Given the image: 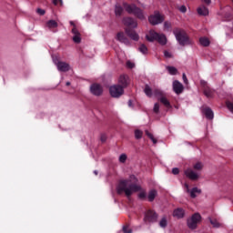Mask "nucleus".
<instances>
[{
	"label": "nucleus",
	"mask_w": 233,
	"mask_h": 233,
	"mask_svg": "<svg viewBox=\"0 0 233 233\" xmlns=\"http://www.w3.org/2000/svg\"><path fill=\"white\" fill-rule=\"evenodd\" d=\"M204 94L206 97H212V96H214V90L210 89L208 86H206L204 88Z\"/></svg>",
	"instance_id": "nucleus-27"
},
{
	"label": "nucleus",
	"mask_w": 233,
	"mask_h": 233,
	"mask_svg": "<svg viewBox=\"0 0 233 233\" xmlns=\"http://www.w3.org/2000/svg\"><path fill=\"white\" fill-rule=\"evenodd\" d=\"M119 85H122V88H127L128 86V76L122 75L118 78Z\"/></svg>",
	"instance_id": "nucleus-19"
},
{
	"label": "nucleus",
	"mask_w": 233,
	"mask_h": 233,
	"mask_svg": "<svg viewBox=\"0 0 233 233\" xmlns=\"http://www.w3.org/2000/svg\"><path fill=\"white\" fill-rule=\"evenodd\" d=\"M53 63L56 65L58 72H68L70 70V64L59 61L57 57H53Z\"/></svg>",
	"instance_id": "nucleus-7"
},
{
	"label": "nucleus",
	"mask_w": 233,
	"mask_h": 233,
	"mask_svg": "<svg viewBox=\"0 0 233 233\" xmlns=\"http://www.w3.org/2000/svg\"><path fill=\"white\" fill-rule=\"evenodd\" d=\"M209 221L213 227H215L216 228H219L220 224L219 222H218V220L209 218Z\"/></svg>",
	"instance_id": "nucleus-34"
},
{
	"label": "nucleus",
	"mask_w": 233,
	"mask_h": 233,
	"mask_svg": "<svg viewBox=\"0 0 233 233\" xmlns=\"http://www.w3.org/2000/svg\"><path fill=\"white\" fill-rule=\"evenodd\" d=\"M125 161H127V155L126 154H122L119 157V162L120 163H125Z\"/></svg>",
	"instance_id": "nucleus-36"
},
{
	"label": "nucleus",
	"mask_w": 233,
	"mask_h": 233,
	"mask_svg": "<svg viewBox=\"0 0 233 233\" xmlns=\"http://www.w3.org/2000/svg\"><path fill=\"white\" fill-rule=\"evenodd\" d=\"M164 56L165 57H167V59H170V57H172V53L168 52V51H164Z\"/></svg>",
	"instance_id": "nucleus-42"
},
{
	"label": "nucleus",
	"mask_w": 233,
	"mask_h": 233,
	"mask_svg": "<svg viewBox=\"0 0 233 233\" xmlns=\"http://www.w3.org/2000/svg\"><path fill=\"white\" fill-rule=\"evenodd\" d=\"M201 85H207V82L201 81Z\"/></svg>",
	"instance_id": "nucleus-52"
},
{
	"label": "nucleus",
	"mask_w": 233,
	"mask_h": 233,
	"mask_svg": "<svg viewBox=\"0 0 233 233\" xmlns=\"http://www.w3.org/2000/svg\"><path fill=\"white\" fill-rule=\"evenodd\" d=\"M36 13H37L39 15H45L46 11H45V9L38 8V9L36 10Z\"/></svg>",
	"instance_id": "nucleus-41"
},
{
	"label": "nucleus",
	"mask_w": 233,
	"mask_h": 233,
	"mask_svg": "<svg viewBox=\"0 0 233 233\" xmlns=\"http://www.w3.org/2000/svg\"><path fill=\"white\" fill-rule=\"evenodd\" d=\"M167 70L168 71V73L171 76H176V74H177V68L174 67V66H167Z\"/></svg>",
	"instance_id": "nucleus-31"
},
{
	"label": "nucleus",
	"mask_w": 233,
	"mask_h": 233,
	"mask_svg": "<svg viewBox=\"0 0 233 233\" xmlns=\"http://www.w3.org/2000/svg\"><path fill=\"white\" fill-rule=\"evenodd\" d=\"M172 174H174L175 176H177V174H179V168L174 167L172 169Z\"/></svg>",
	"instance_id": "nucleus-44"
},
{
	"label": "nucleus",
	"mask_w": 233,
	"mask_h": 233,
	"mask_svg": "<svg viewBox=\"0 0 233 233\" xmlns=\"http://www.w3.org/2000/svg\"><path fill=\"white\" fill-rule=\"evenodd\" d=\"M94 174H95L96 176H97V170H95V171H94Z\"/></svg>",
	"instance_id": "nucleus-54"
},
{
	"label": "nucleus",
	"mask_w": 233,
	"mask_h": 233,
	"mask_svg": "<svg viewBox=\"0 0 233 233\" xmlns=\"http://www.w3.org/2000/svg\"><path fill=\"white\" fill-rule=\"evenodd\" d=\"M199 43L202 46H209L210 40H208V38H207L206 36H203L199 38Z\"/></svg>",
	"instance_id": "nucleus-26"
},
{
	"label": "nucleus",
	"mask_w": 233,
	"mask_h": 233,
	"mask_svg": "<svg viewBox=\"0 0 233 233\" xmlns=\"http://www.w3.org/2000/svg\"><path fill=\"white\" fill-rule=\"evenodd\" d=\"M185 188H186V192H187V194H189L190 198H198V196H199V194H201V189L198 188V187H193L192 189H190V187H188V185L186 183L184 185Z\"/></svg>",
	"instance_id": "nucleus-13"
},
{
	"label": "nucleus",
	"mask_w": 233,
	"mask_h": 233,
	"mask_svg": "<svg viewBox=\"0 0 233 233\" xmlns=\"http://www.w3.org/2000/svg\"><path fill=\"white\" fill-rule=\"evenodd\" d=\"M146 39L151 43L157 41L159 45H167V36L164 34H158L154 30L149 31L148 35H146Z\"/></svg>",
	"instance_id": "nucleus-3"
},
{
	"label": "nucleus",
	"mask_w": 233,
	"mask_h": 233,
	"mask_svg": "<svg viewBox=\"0 0 233 233\" xmlns=\"http://www.w3.org/2000/svg\"><path fill=\"white\" fill-rule=\"evenodd\" d=\"M135 137L136 139H141V137H143V131L137 129L135 131Z\"/></svg>",
	"instance_id": "nucleus-33"
},
{
	"label": "nucleus",
	"mask_w": 233,
	"mask_h": 233,
	"mask_svg": "<svg viewBox=\"0 0 233 233\" xmlns=\"http://www.w3.org/2000/svg\"><path fill=\"white\" fill-rule=\"evenodd\" d=\"M66 86H70V82L66 83Z\"/></svg>",
	"instance_id": "nucleus-53"
},
{
	"label": "nucleus",
	"mask_w": 233,
	"mask_h": 233,
	"mask_svg": "<svg viewBox=\"0 0 233 233\" xmlns=\"http://www.w3.org/2000/svg\"><path fill=\"white\" fill-rule=\"evenodd\" d=\"M160 103H162V105L166 107V108H172V106L170 105V102L168 101V99H167L165 97V96H163L162 97L159 98Z\"/></svg>",
	"instance_id": "nucleus-22"
},
{
	"label": "nucleus",
	"mask_w": 233,
	"mask_h": 233,
	"mask_svg": "<svg viewBox=\"0 0 233 233\" xmlns=\"http://www.w3.org/2000/svg\"><path fill=\"white\" fill-rule=\"evenodd\" d=\"M101 141H102V143H105V141H106V135L101 136Z\"/></svg>",
	"instance_id": "nucleus-48"
},
{
	"label": "nucleus",
	"mask_w": 233,
	"mask_h": 233,
	"mask_svg": "<svg viewBox=\"0 0 233 233\" xmlns=\"http://www.w3.org/2000/svg\"><path fill=\"white\" fill-rule=\"evenodd\" d=\"M173 34L177 41V43L181 46H188V45H194V41H192L188 35H187V32L181 29H175L173 31Z\"/></svg>",
	"instance_id": "nucleus-2"
},
{
	"label": "nucleus",
	"mask_w": 233,
	"mask_h": 233,
	"mask_svg": "<svg viewBox=\"0 0 233 233\" xmlns=\"http://www.w3.org/2000/svg\"><path fill=\"white\" fill-rule=\"evenodd\" d=\"M153 110H154V112H155L156 114H158V113H159V104L156 103V104L154 105Z\"/></svg>",
	"instance_id": "nucleus-40"
},
{
	"label": "nucleus",
	"mask_w": 233,
	"mask_h": 233,
	"mask_svg": "<svg viewBox=\"0 0 233 233\" xmlns=\"http://www.w3.org/2000/svg\"><path fill=\"white\" fill-rule=\"evenodd\" d=\"M168 225V220H167V218H162L159 221V227L161 228H167V226Z\"/></svg>",
	"instance_id": "nucleus-28"
},
{
	"label": "nucleus",
	"mask_w": 233,
	"mask_h": 233,
	"mask_svg": "<svg viewBox=\"0 0 233 233\" xmlns=\"http://www.w3.org/2000/svg\"><path fill=\"white\" fill-rule=\"evenodd\" d=\"M201 223V215L199 213H195L191 218H187V224L188 228L191 230H196L198 225Z\"/></svg>",
	"instance_id": "nucleus-5"
},
{
	"label": "nucleus",
	"mask_w": 233,
	"mask_h": 233,
	"mask_svg": "<svg viewBox=\"0 0 233 233\" xmlns=\"http://www.w3.org/2000/svg\"><path fill=\"white\" fill-rule=\"evenodd\" d=\"M90 92L93 96H101L103 94V86L99 84H92L90 86Z\"/></svg>",
	"instance_id": "nucleus-14"
},
{
	"label": "nucleus",
	"mask_w": 233,
	"mask_h": 233,
	"mask_svg": "<svg viewBox=\"0 0 233 233\" xmlns=\"http://www.w3.org/2000/svg\"><path fill=\"white\" fill-rule=\"evenodd\" d=\"M173 216L177 219H182V218H185V210L183 208H177L174 210Z\"/></svg>",
	"instance_id": "nucleus-20"
},
{
	"label": "nucleus",
	"mask_w": 233,
	"mask_h": 233,
	"mask_svg": "<svg viewBox=\"0 0 233 233\" xmlns=\"http://www.w3.org/2000/svg\"><path fill=\"white\" fill-rule=\"evenodd\" d=\"M148 21L150 25L155 26L156 25H161L165 21V16L159 11H155L153 15L148 16Z\"/></svg>",
	"instance_id": "nucleus-6"
},
{
	"label": "nucleus",
	"mask_w": 233,
	"mask_h": 233,
	"mask_svg": "<svg viewBox=\"0 0 233 233\" xmlns=\"http://www.w3.org/2000/svg\"><path fill=\"white\" fill-rule=\"evenodd\" d=\"M179 10H180V12H182V14H185V13L187 12V6L181 5V6L179 7Z\"/></svg>",
	"instance_id": "nucleus-46"
},
{
	"label": "nucleus",
	"mask_w": 233,
	"mask_h": 233,
	"mask_svg": "<svg viewBox=\"0 0 233 233\" xmlns=\"http://www.w3.org/2000/svg\"><path fill=\"white\" fill-rule=\"evenodd\" d=\"M205 167V164H203V162H196L193 165V168L194 170H197V172H201V170H203V167Z\"/></svg>",
	"instance_id": "nucleus-23"
},
{
	"label": "nucleus",
	"mask_w": 233,
	"mask_h": 233,
	"mask_svg": "<svg viewBox=\"0 0 233 233\" xmlns=\"http://www.w3.org/2000/svg\"><path fill=\"white\" fill-rule=\"evenodd\" d=\"M125 32H126L127 35H128V37H130V39H133V41H139V35H137V33H136V31H133L127 27L125 29Z\"/></svg>",
	"instance_id": "nucleus-17"
},
{
	"label": "nucleus",
	"mask_w": 233,
	"mask_h": 233,
	"mask_svg": "<svg viewBox=\"0 0 233 233\" xmlns=\"http://www.w3.org/2000/svg\"><path fill=\"white\" fill-rule=\"evenodd\" d=\"M139 190H141V186L137 185V178L134 176H131L130 179L120 181L116 187L117 194L124 192L127 198H130L133 192H139Z\"/></svg>",
	"instance_id": "nucleus-1"
},
{
	"label": "nucleus",
	"mask_w": 233,
	"mask_h": 233,
	"mask_svg": "<svg viewBox=\"0 0 233 233\" xmlns=\"http://www.w3.org/2000/svg\"><path fill=\"white\" fill-rule=\"evenodd\" d=\"M183 90H185V87L183 86V84L181 82L175 80L173 81V91L175 94L179 96V94H183Z\"/></svg>",
	"instance_id": "nucleus-15"
},
{
	"label": "nucleus",
	"mask_w": 233,
	"mask_h": 233,
	"mask_svg": "<svg viewBox=\"0 0 233 233\" xmlns=\"http://www.w3.org/2000/svg\"><path fill=\"white\" fill-rule=\"evenodd\" d=\"M140 199H145V198H147V193L145 192H140L138 195Z\"/></svg>",
	"instance_id": "nucleus-45"
},
{
	"label": "nucleus",
	"mask_w": 233,
	"mask_h": 233,
	"mask_svg": "<svg viewBox=\"0 0 233 233\" xmlns=\"http://www.w3.org/2000/svg\"><path fill=\"white\" fill-rule=\"evenodd\" d=\"M182 79H183L185 85H188V79L187 78V75L185 73H183V75H182Z\"/></svg>",
	"instance_id": "nucleus-43"
},
{
	"label": "nucleus",
	"mask_w": 233,
	"mask_h": 233,
	"mask_svg": "<svg viewBox=\"0 0 233 233\" xmlns=\"http://www.w3.org/2000/svg\"><path fill=\"white\" fill-rule=\"evenodd\" d=\"M123 232L124 233H132V229L128 226H124Z\"/></svg>",
	"instance_id": "nucleus-38"
},
{
	"label": "nucleus",
	"mask_w": 233,
	"mask_h": 233,
	"mask_svg": "<svg viewBox=\"0 0 233 233\" xmlns=\"http://www.w3.org/2000/svg\"><path fill=\"white\" fill-rule=\"evenodd\" d=\"M207 5H210V0H204Z\"/></svg>",
	"instance_id": "nucleus-50"
},
{
	"label": "nucleus",
	"mask_w": 233,
	"mask_h": 233,
	"mask_svg": "<svg viewBox=\"0 0 233 233\" xmlns=\"http://www.w3.org/2000/svg\"><path fill=\"white\" fill-rule=\"evenodd\" d=\"M138 50L139 52H141V54H148V48H147V46H145L144 44L140 45Z\"/></svg>",
	"instance_id": "nucleus-32"
},
{
	"label": "nucleus",
	"mask_w": 233,
	"mask_h": 233,
	"mask_svg": "<svg viewBox=\"0 0 233 233\" xmlns=\"http://www.w3.org/2000/svg\"><path fill=\"white\" fill-rule=\"evenodd\" d=\"M198 14L199 15H208V9L205 6H200L198 8Z\"/></svg>",
	"instance_id": "nucleus-24"
},
{
	"label": "nucleus",
	"mask_w": 233,
	"mask_h": 233,
	"mask_svg": "<svg viewBox=\"0 0 233 233\" xmlns=\"http://www.w3.org/2000/svg\"><path fill=\"white\" fill-rule=\"evenodd\" d=\"M146 134H147V136H148V137L151 139V141L154 143V145H156V143H157V140H156V138H154V135H152L148 131H146Z\"/></svg>",
	"instance_id": "nucleus-35"
},
{
	"label": "nucleus",
	"mask_w": 233,
	"mask_h": 233,
	"mask_svg": "<svg viewBox=\"0 0 233 233\" xmlns=\"http://www.w3.org/2000/svg\"><path fill=\"white\" fill-rule=\"evenodd\" d=\"M144 92L146 94V96H147V97H152V94L156 96V97H163V91H161V89H154L152 92V88H150L149 85H146Z\"/></svg>",
	"instance_id": "nucleus-8"
},
{
	"label": "nucleus",
	"mask_w": 233,
	"mask_h": 233,
	"mask_svg": "<svg viewBox=\"0 0 233 233\" xmlns=\"http://www.w3.org/2000/svg\"><path fill=\"white\" fill-rule=\"evenodd\" d=\"M164 27L165 28H169L170 27V23L169 22H165L164 23Z\"/></svg>",
	"instance_id": "nucleus-49"
},
{
	"label": "nucleus",
	"mask_w": 233,
	"mask_h": 233,
	"mask_svg": "<svg viewBox=\"0 0 233 233\" xmlns=\"http://www.w3.org/2000/svg\"><path fill=\"white\" fill-rule=\"evenodd\" d=\"M116 39L120 43H124V45H130V41L128 40V38H127L125 33L123 32H120L116 35Z\"/></svg>",
	"instance_id": "nucleus-18"
},
{
	"label": "nucleus",
	"mask_w": 233,
	"mask_h": 233,
	"mask_svg": "<svg viewBox=\"0 0 233 233\" xmlns=\"http://www.w3.org/2000/svg\"><path fill=\"white\" fill-rule=\"evenodd\" d=\"M128 106H132V100L128 101Z\"/></svg>",
	"instance_id": "nucleus-51"
},
{
	"label": "nucleus",
	"mask_w": 233,
	"mask_h": 233,
	"mask_svg": "<svg viewBox=\"0 0 233 233\" xmlns=\"http://www.w3.org/2000/svg\"><path fill=\"white\" fill-rule=\"evenodd\" d=\"M123 25L125 26H129L130 28H137V21L132 17H126L123 19Z\"/></svg>",
	"instance_id": "nucleus-16"
},
{
	"label": "nucleus",
	"mask_w": 233,
	"mask_h": 233,
	"mask_svg": "<svg viewBox=\"0 0 233 233\" xmlns=\"http://www.w3.org/2000/svg\"><path fill=\"white\" fill-rule=\"evenodd\" d=\"M69 23L71 26H73L72 34L74 35L73 36L74 43H81V34L77 30V27H76V24L74 23V21H70Z\"/></svg>",
	"instance_id": "nucleus-12"
},
{
	"label": "nucleus",
	"mask_w": 233,
	"mask_h": 233,
	"mask_svg": "<svg viewBox=\"0 0 233 233\" xmlns=\"http://www.w3.org/2000/svg\"><path fill=\"white\" fill-rule=\"evenodd\" d=\"M207 119H214V111H212V109H210L209 107H206L203 110Z\"/></svg>",
	"instance_id": "nucleus-21"
},
{
	"label": "nucleus",
	"mask_w": 233,
	"mask_h": 233,
	"mask_svg": "<svg viewBox=\"0 0 233 233\" xmlns=\"http://www.w3.org/2000/svg\"><path fill=\"white\" fill-rule=\"evenodd\" d=\"M184 174L186 177H188V179H191V181H198L200 177V174L198 171H195L192 168H187L184 171Z\"/></svg>",
	"instance_id": "nucleus-10"
},
{
	"label": "nucleus",
	"mask_w": 233,
	"mask_h": 233,
	"mask_svg": "<svg viewBox=\"0 0 233 233\" xmlns=\"http://www.w3.org/2000/svg\"><path fill=\"white\" fill-rule=\"evenodd\" d=\"M46 26L48 28H57L58 25H57V22H56V20H49L46 23Z\"/></svg>",
	"instance_id": "nucleus-29"
},
{
	"label": "nucleus",
	"mask_w": 233,
	"mask_h": 233,
	"mask_svg": "<svg viewBox=\"0 0 233 233\" xmlns=\"http://www.w3.org/2000/svg\"><path fill=\"white\" fill-rule=\"evenodd\" d=\"M127 68H134V66H136V64H134L132 61L128 60L127 62Z\"/></svg>",
	"instance_id": "nucleus-39"
},
{
	"label": "nucleus",
	"mask_w": 233,
	"mask_h": 233,
	"mask_svg": "<svg viewBox=\"0 0 233 233\" xmlns=\"http://www.w3.org/2000/svg\"><path fill=\"white\" fill-rule=\"evenodd\" d=\"M156 196H157V191L156 189L150 190L147 195L148 201H154Z\"/></svg>",
	"instance_id": "nucleus-25"
},
{
	"label": "nucleus",
	"mask_w": 233,
	"mask_h": 233,
	"mask_svg": "<svg viewBox=\"0 0 233 233\" xmlns=\"http://www.w3.org/2000/svg\"><path fill=\"white\" fill-rule=\"evenodd\" d=\"M54 5H59V3H61V5H63V0H53Z\"/></svg>",
	"instance_id": "nucleus-47"
},
{
	"label": "nucleus",
	"mask_w": 233,
	"mask_h": 233,
	"mask_svg": "<svg viewBox=\"0 0 233 233\" xmlns=\"http://www.w3.org/2000/svg\"><path fill=\"white\" fill-rule=\"evenodd\" d=\"M124 8L126 9V12H127L128 14H133L134 15H136L137 19H140L141 21L145 19V12H143L141 8L136 6V5L125 4Z\"/></svg>",
	"instance_id": "nucleus-4"
},
{
	"label": "nucleus",
	"mask_w": 233,
	"mask_h": 233,
	"mask_svg": "<svg viewBox=\"0 0 233 233\" xmlns=\"http://www.w3.org/2000/svg\"><path fill=\"white\" fill-rule=\"evenodd\" d=\"M109 92L112 97H121V95L125 93V90L123 89V86L115 85L109 87Z\"/></svg>",
	"instance_id": "nucleus-9"
},
{
	"label": "nucleus",
	"mask_w": 233,
	"mask_h": 233,
	"mask_svg": "<svg viewBox=\"0 0 233 233\" xmlns=\"http://www.w3.org/2000/svg\"><path fill=\"white\" fill-rule=\"evenodd\" d=\"M115 14L116 16H120L123 14V7L121 5H116L115 7Z\"/></svg>",
	"instance_id": "nucleus-30"
},
{
	"label": "nucleus",
	"mask_w": 233,
	"mask_h": 233,
	"mask_svg": "<svg viewBox=\"0 0 233 233\" xmlns=\"http://www.w3.org/2000/svg\"><path fill=\"white\" fill-rule=\"evenodd\" d=\"M227 107L231 112V114H233V103L232 102H227Z\"/></svg>",
	"instance_id": "nucleus-37"
},
{
	"label": "nucleus",
	"mask_w": 233,
	"mask_h": 233,
	"mask_svg": "<svg viewBox=\"0 0 233 233\" xmlns=\"http://www.w3.org/2000/svg\"><path fill=\"white\" fill-rule=\"evenodd\" d=\"M146 223H156L157 221V214L152 210H148L144 218Z\"/></svg>",
	"instance_id": "nucleus-11"
}]
</instances>
